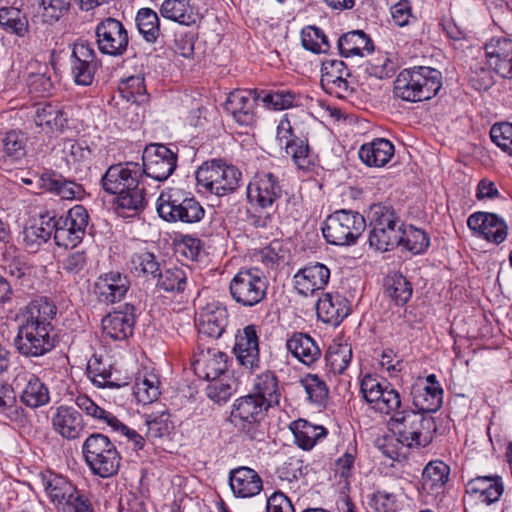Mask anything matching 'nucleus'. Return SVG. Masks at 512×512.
<instances>
[{"label": "nucleus", "instance_id": "f257e3e1", "mask_svg": "<svg viewBox=\"0 0 512 512\" xmlns=\"http://www.w3.org/2000/svg\"><path fill=\"white\" fill-rule=\"evenodd\" d=\"M56 306L45 297L32 300L17 315L19 322L14 338L16 351L26 357H41L55 347L52 319L56 315Z\"/></svg>", "mask_w": 512, "mask_h": 512}, {"label": "nucleus", "instance_id": "f03ea898", "mask_svg": "<svg viewBox=\"0 0 512 512\" xmlns=\"http://www.w3.org/2000/svg\"><path fill=\"white\" fill-rule=\"evenodd\" d=\"M142 181L140 164L125 162L109 166L101 178V185L106 193L117 195L119 208L139 211L146 204L145 188L140 186Z\"/></svg>", "mask_w": 512, "mask_h": 512}, {"label": "nucleus", "instance_id": "7ed1b4c3", "mask_svg": "<svg viewBox=\"0 0 512 512\" xmlns=\"http://www.w3.org/2000/svg\"><path fill=\"white\" fill-rule=\"evenodd\" d=\"M396 440L408 448L428 446L437 430L435 419L410 409L396 412L388 421Z\"/></svg>", "mask_w": 512, "mask_h": 512}, {"label": "nucleus", "instance_id": "20e7f679", "mask_svg": "<svg viewBox=\"0 0 512 512\" xmlns=\"http://www.w3.org/2000/svg\"><path fill=\"white\" fill-rule=\"evenodd\" d=\"M442 87L439 70L417 66L402 70L394 81V95L407 102H421L433 98Z\"/></svg>", "mask_w": 512, "mask_h": 512}, {"label": "nucleus", "instance_id": "39448f33", "mask_svg": "<svg viewBox=\"0 0 512 512\" xmlns=\"http://www.w3.org/2000/svg\"><path fill=\"white\" fill-rule=\"evenodd\" d=\"M83 459L92 474L109 478L118 473L121 455L110 438L102 433H92L83 442Z\"/></svg>", "mask_w": 512, "mask_h": 512}, {"label": "nucleus", "instance_id": "423d86ee", "mask_svg": "<svg viewBox=\"0 0 512 512\" xmlns=\"http://www.w3.org/2000/svg\"><path fill=\"white\" fill-rule=\"evenodd\" d=\"M156 210L159 217L169 223L193 224L205 216L201 203L181 189L162 191L156 202Z\"/></svg>", "mask_w": 512, "mask_h": 512}, {"label": "nucleus", "instance_id": "0eeeda50", "mask_svg": "<svg viewBox=\"0 0 512 512\" xmlns=\"http://www.w3.org/2000/svg\"><path fill=\"white\" fill-rule=\"evenodd\" d=\"M268 408V404L261 397L253 394L240 397L234 403L232 421L246 439L264 441L266 429L263 420Z\"/></svg>", "mask_w": 512, "mask_h": 512}, {"label": "nucleus", "instance_id": "6e6552de", "mask_svg": "<svg viewBox=\"0 0 512 512\" xmlns=\"http://www.w3.org/2000/svg\"><path fill=\"white\" fill-rule=\"evenodd\" d=\"M366 226V219L359 212L341 209L325 219L321 230L327 243L335 246H351L357 242Z\"/></svg>", "mask_w": 512, "mask_h": 512}, {"label": "nucleus", "instance_id": "1a4fd4ad", "mask_svg": "<svg viewBox=\"0 0 512 512\" xmlns=\"http://www.w3.org/2000/svg\"><path fill=\"white\" fill-rule=\"evenodd\" d=\"M241 172L234 166L220 160L204 162L196 171L197 186L200 191L224 196L239 187Z\"/></svg>", "mask_w": 512, "mask_h": 512}, {"label": "nucleus", "instance_id": "9d476101", "mask_svg": "<svg viewBox=\"0 0 512 512\" xmlns=\"http://www.w3.org/2000/svg\"><path fill=\"white\" fill-rule=\"evenodd\" d=\"M268 281L258 268L240 269L229 284L232 299L240 306L251 308L261 303L267 295Z\"/></svg>", "mask_w": 512, "mask_h": 512}, {"label": "nucleus", "instance_id": "9b49d317", "mask_svg": "<svg viewBox=\"0 0 512 512\" xmlns=\"http://www.w3.org/2000/svg\"><path fill=\"white\" fill-rule=\"evenodd\" d=\"M360 392L370 408L384 415L393 416L401 411V395L392 384L381 382L377 376L366 374L361 379Z\"/></svg>", "mask_w": 512, "mask_h": 512}, {"label": "nucleus", "instance_id": "f8f14e48", "mask_svg": "<svg viewBox=\"0 0 512 512\" xmlns=\"http://www.w3.org/2000/svg\"><path fill=\"white\" fill-rule=\"evenodd\" d=\"M283 186L278 170H261L255 173L247 186V199L256 209H273L282 196Z\"/></svg>", "mask_w": 512, "mask_h": 512}, {"label": "nucleus", "instance_id": "ddd939ff", "mask_svg": "<svg viewBox=\"0 0 512 512\" xmlns=\"http://www.w3.org/2000/svg\"><path fill=\"white\" fill-rule=\"evenodd\" d=\"M177 167V153L164 144H150L142 155L140 172L158 182L167 180Z\"/></svg>", "mask_w": 512, "mask_h": 512}, {"label": "nucleus", "instance_id": "4468645a", "mask_svg": "<svg viewBox=\"0 0 512 512\" xmlns=\"http://www.w3.org/2000/svg\"><path fill=\"white\" fill-rule=\"evenodd\" d=\"M89 224V214L83 205H75L58 217L55 243L59 247L74 248L82 242Z\"/></svg>", "mask_w": 512, "mask_h": 512}, {"label": "nucleus", "instance_id": "2eb2a0df", "mask_svg": "<svg viewBox=\"0 0 512 512\" xmlns=\"http://www.w3.org/2000/svg\"><path fill=\"white\" fill-rule=\"evenodd\" d=\"M96 45L98 50L108 56H123L129 45L128 32L123 23L108 17L95 27Z\"/></svg>", "mask_w": 512, "mask_h": 512}, {"label": "nucleus", "instance_id": "dca6fc26", "mask_svg": "<svg viewBox=\"0 0 512 512\" xmlns=\"http://www.w3.org/2000/svg\"><path fill=\"white\" fill-rule=\"evenodd\" d=\"M76 406L81 409L87 416L95 420L103 421L109 425L114 431L120 432L132 442L135 450L144 447L145 439L135 430L130 429L120 422L113 414L98 406L91 398L85 394H79L74 399Z\"/></svg>", "mask_w": 512, "mask_h": 512}, {"label": "nucleus", "instance_id": "f3484780", "mask_svg": "<svg viewBox=\"0 0 512 512\" xmlns=\"http://www.w3.org/2000/svg\"><path fill=\"white\" fill-rule=\"evenodd\" d=\"M467 226L474 236L496 245L504 242L508 235L506 221L495 213L475 212L468 217Z\"/></svg>", "mask_w": 512, "mask_h": 512}, {"label": "nucleus", "instance_id": "a211bd4d", "mask_svg": "<svg viewBox=\"0 0 512 512\" xmlns=\"http://www.w3.org/2000/svg\"><path fill=\"white\" fill-rule=\"evenodd\" d=\"M13 385L16 389H20V402L29 408L36 409L50 402L48 386L33 373L24 370L19 371Z\"/></svg>", "mask_w": 512, "mask_h": 512}, {"label": "nucleus", "instance_id": "6ab92c4d", "mask_svg": "<svg viewBox=\"0 0 512 512\" xmlns=\"http://www.w3.org/2000/svg\"><path fill=\"white\" fill-rule=\"evenodd\" d=\"M192 367L199 378L215 380L226 375L228 355L216 347L204 348L199 345L193 357Z\"/></svg>", "mask_w": 512, "mask_h": 512}, {"label": "nucleus", "instance_id": "aec40b11", "mask_svg": "<svg viewBox=\"0 0 512 512\" xmlns=\"http://www.w3.org/2000/svg\"><path fill=\"white\" fill-rule=\"evenodd\" d=\"M50 423L52 430L67 441L78 440L86 429L82 414L69 405L56 407L51 414Z\"/></svg>", "mask_w": 512, "mask_h": 512}, {"label": "nucleus", "instance_id": "412c9836", "mask_svg": "<svg viewBox=\"0 0 512 512\" xmlns=\"http://www.w3.org/2000/svg\"><path fill=\"white\" fill-rule=\"evenodd\" d=\"M410 394L417 412L423 414L436 412L443 403V389L434 374L414 382Z\"/></svg>", "mask_w": 512, "mask_h": 512}, {"label": "nucleus", "instance_id": "4be33fe9", "mask_svg": "<svg viewBox=\"0 0 512 512\" xmlns=\"http://www.w3.org/2000/svg\"><path fill=\"white\" fill-rule=\"evenodd\" d=\"M238 363L249 371L260 366L259 336L255 325H247L235 334L233 347Z\"/></svg>", "mask_w": 512, "mask_h": 512}, {"label": "nucleus", "instance_id": "5701e85b", "mask_svg": "<svg viewBox=\"0 0 512 512\" xmlns=\"http://www.w3.org/2000/svg\"><path fill=\"white\" fill-rule=\"evenodd\" d=\"M130 288L128 275L119 271H109L97 277L94 293L99 302L114 304L126 296Z\"/></svg>", "mask_w": 512, "mask_h": 512}, {"label": "nucleus", "instance_id": "b1692460", "mask_svg": "<svg viewBox=\"0 0 512 512\" xmlns=\"http://www.w3.org/2000/svg\"><path fill=\"white\" fill-rule=\"evenodd\" d=\"M259 102L257 90H235L228 95L225 109L242 126H251L256 121L255 107Z\"/></svg>", "mask_w": 512, "mask_h": 512}, {"label": "nucleus", "instance_id": "393cba45", "mask_svg": "<svg viewBox=\"0 0 512 512\" xmlns=\"http://www.w3.org/2000/svg\"><path fill=\"white\" fill-rule=\"evenodd\" d=\"M228 322L229 314L224 305L219 302L208 303L201 309L197 319L199 335L218 339L225 332Z\"/></svg>", "mask_w": 512, "mask_h": 512}, {"label": "nucleus", "instance_id": "a878e982", "mask_svg": "<svg viewBox=\"0 0 512 512\" xmlns=\"http://www.w3.org/2000/svg\"><path fill=\"white\" fill-rule=\"evenodd\" d=\"M484 49L489 66L502 78L512 80V40L494 37Z\"/></svg>", "mask_w": 512, "mask_h": 512}, {"label": "nucleus", "instance_id": "bb28decb", "mask_svg": "<svg viewBox=\"0 0 512 512\" xmlns=\"http://www.w3.org/2000/svg\"><path fill=\"white\" fill-rule=\"evenodd\" d=\"M135 325V308L124 304L102 319L103 331L113 340H125L132 336Z\"/></svg>", "mask_w": 512, "mask_h": 512}, {"label": "nucleus", "instance_id": "cd10ccee", "mask_svg": "<svg viewBox=\"0 0 512 512\" xmlns=\"http://www.w3.org/2000/svg\"><path fill=\"white\" fill-rule=\"evenodd\" d=\"M329 279V268L319 262L298 270L293 277L296 291L303 296L313 295L317 291L323 290L327 286Z\"/></svg>", "mask_w": 512, "mask_h": 512}, {"label": "nucleus", "instance_id": "c85d7f7f", "mask_svg": "<svg viewBox=\"0 0 512 512\" xmlns=\"http://www.w3.org/2000/svg\"><path fill=\"white\" fill-rule=\"evenodd\" d=\"M321 73V85L328 93L341 97L352 90L347 80L350 72L342 60L325 59L322 62Z\"/></svg>", "mask_w": 512, "mask_h": 512}, {"label": "nucleus", "instance_id": "c756f323", "mask_svg": "<svg viewBox=\"0 0 512 512\" xmlns=\"http://www.w3.org/2000/svg\"><path fill=\"white\" fill-rule=\"evenodd\" d=\"M41 480L48 499L58 508H65L78 490L67 477L52 471L42 473Z\"/></svg>", "mask_w": 512, "mask_h": 512}, {"label": "nucleus", "instance_id": "7c9ffc66", "mask_svg": "<svg viewBox=\"0 0 512 512\" xmlns=\"http://www.w3.org/2000/svg\"><path fill=\"white\" fill-rule=\"evenodd\" d=\"M229 485L238 498H250L258 495L263 489L259 474L252 468L240 466L229 472Z\"/></svg>", "mask_w": 512, "mask_h": 512}, {"label": "nucleus", "instance_id": "2f4dec72", "mask_svg": "<svg viewBox=\"0 0 512 512\" xmlns=\"http://www.w3.org/2000/svg\"><path fill=\"white\" fill-rule=\"evenodd\" d=\"M349 312L348 300L339 293H326L316 303L318 319L333 326L339 325Z\"/></svg>", "mask_w": 512, "mask_h": 512}, {"label": "nucleus", "instance_id": "473e14b6", "mask_svg": "<svg viewBox=\"0 0 512 512\" xmlns=\"http://www.w3.org/2000/svg\"><path fill=\"white\" fill-rule=\"evenodd\" d=\"M503 492L504 486L499 476H477L466 484V493L487 505L497 502Z\"/></svg>", "mask_w": 512, "mask_h": 512}, {"label": "nucleus", "instance_id": "72a5a7b5", "mask_svg": "<svg viewBox=\"0 0 512 512\" xmlns=\"http://www.w3.org/2000/svg\"><path fill=\"white\" fill-rule=\"evenodd\" d=\"M40 186L65 200L81 199L85 194L81 184L54 172L43 173L40 177Z\"/></svg>", "mask_w": 512, "mask_h": 512}, {"label": "nucleus", "instance_id": "f704fd0d", "mask_svg": "<svg viewBox=\"0 0 512 512\" xmlns=\"http://www.w3.org/2000/svg\"><path fill=\"white\" fill-rule=\"evenodd\" d=\"M160 14L165 19L184 26H191L199 19L198 9L191 0H164L160 6Z\"/></svg>", "mask_w": 512, "mask_h": 512}, {"label": "nucleus", "instance_id": "c9c22d12", "mask_svg": "<svg viewBox=\"0 0 512 512\" xmlns=\"http://www.w3.org/2000/svg\"><path fill=\"white\" fill-rule=\"evenodd\" d=\"M394 151V145L389 140L376 138L360 147L359 158L367 166L383 167L390 161Z\"/></svg>", "mask_w": 512, "mask_h": 512}, {"label": "nucleus", "instance_id": "e433bc0d", "mask_svg": "<svg viewBox=\"0 0 512 512\" xmlns=\"http://www.w3.org/2000/svg\"><path fill=\"white\" fill-rule=\"evenodd\" d=\"M287 350L301 363L310 366L321 356V350L308 334L294 333L286 342Z\"/></svg>", "mask_w": 512, "mask_h": 512}, {"label": "nucleus", "instance_id": "4c0bfd02", "mask_svg": "<svg viewBox=\"0 0 512 512\" xmlns=\"http://www.w3.org/2000/svg\"><path fill=\"white\" fill-rule=\"evenodd\" d=\"M338 49L343 57L370 54L374 47L371 39L361 30L350 31L338 39Z\"/></svg>", "mask_w": 512, "mask_h": 512}, {"label": "nucleus", "instance_id": "58836bf2", "mask_svg": "<svg viewBox=\"0 0 512 512\" xmlns=\"http://www.w3.org/2000/svg\"><path fill=\"white\" fill-rule=\"evenodd\" d=\"M296 445L303 450L312 449L318 440L326 437L327 430L320 425H314L307 420L299 419L291 425Z\"/></svg>", "mask_w": 512, "mask_h": 512}, {"label": "nucleus", "instance_id": "ea45409f", "mask_svg": "<svg viewBox=\"0 0 512 512\" xmlns=\"http://www.w3.org/2000/svg\"><path fill=\"white\" fill-rule=\"evenodd\" d=\"M67 121V114L58 105L45 103L36 108L35 124L46 128L48 131H62L67 125Z\"/></svg>", "mask_w": 512, "mask_h": 512}, {"label": "nucleus", "instance_id": "a19ab883", "mask_svg": "<svg viewBox=\"0 0 512 512\" xmlns=\"http://www.w3.org/2000/svg\"><path fill=\"white\" fill-rule=\"evenodd\" d=\"M87 373L93 384L99 388H119L121 382L119 374L113 370L111 363L102 359H94L88 363Z\"/></svg>", "mask_w": 512, "mask_h": 512}, {"label": "nucleus", "instance_id": "79ce46f5", "mask_svg": "<svg viewBox=\"0 0 512 512\" xmlns=\"http://www.w3.org/2000/svg\"><path fill=\"white\" fill-rule=\"evenodd\" d=\"M155 279L156 287L169 293H182L187 286L186 270L178 266L161 267Z\"/></svg>", "mask_w": 512, "mask_h": 512}, {"label": "nucleus", "instance_id": "37998d69", "mask_svg": "<svg viewBox=\"0 0 512 512\" xmlns=\"http://www.w3.org/2000/svg\"><path fill=\"white\" fill-rule=\"evenodd\" d=\"M450 468L442 461L429 462L422 472V487L428 493H439L448 481Z\"/></svg>", "mask_w": 512, "mask_h": 512}, {"label": "nucleus", "instance_id": "c03bdc74", "mask_svg": "<svg viewBox=\"0 0 512 512\" xmlns=\"http://www.w3.org/2000/svg\"><path fill=\"white\" fill-rule=\"evenodd\" d=\"M254 391L253 395L264 399L269 407L278 405L280 402L279 382L277 376L272 371H265L255 378Z\"/></svg>", "mask_w": 512, "mask_h": 512}, {"label": "nucleus", "instance_id": "a18cd8bd", "mask_svg": "<svg viewBox=\"0 0 512 512\" xmlns=\"http://www.w3.org/2000/svg\"><path fill=\"white\" fill-rule=\"evenodd\" d=\"M368 242L377 251L392 250L401 242V227H369Z\"/></svg>", "mask_w": 512, "mask_h": 512}, {"label": "nucleus", "instance_id": "49530a36", "mask_svg": "<svg viewBox=\"0 0 512 512\" xmlns=\"http://www.w3.org/2000/svg\"><path fill=\"white\" fill-rule=\"evenodd\" d=\"M160 393V381L156 374L152 372L138 374L134 386V395L138 402L152 403L158 399Z\"/></svg>", "mask_w": 512, "mask_h": 512}, {"label": "nucleus", "instance_id": "de8ad7c7", "mask_svg": "<svg viewBox=\"0 0 512 512\" xmlns=\"http://www.w3.org/2000/svg\"><path fill=\"white\" fill-rule=\"evenodd\" d=\"M0 416L15 422L24 423L26 411L17 403L14 388L0 384Z\"/></svg>", "mask_w": 512, "mask_h": 512}, {"label": "nucleus", "instance_id": "09e8293b", "mask_svg": "<svg viewBox=\"0 0 512 512\" xmlns=\"http://www.w3.org/2000/svg\"><path fill=\"white\" fill-rule=\"evenodd\" d=\"M136 26L143 39L148 43H155L159 38L160 19L151 8H141L135 18Z\"/></svg>", "mask_w": 512, "mask_h": 512}, {"label": "nucleus", "instance_id": "8fccbe9b", "mask_svg": "<svg viewBox=\"0 0 512 512\" xmlns=\"http://www.w3.org/2000/svg\"><path fill=\"white\" fill-rule=\"evenodd\" d=\"M368 227H401L402 223L391 205L377 203L370 206L367 213Z\"/></svg>", "mask_w": 512, "mask_h": 512}, {"label": "nucleus", "instance_id": "3c124183", "mask_svg": "<svg viewBox=\"0 0 512 512\" xmlns=\"http://www.w3.org/2000/svg\"><path fill=\"white\" fill-rule=\"evenodd\" d=\"M411 283L401 274L388 275L385 280V293L396 305L406 304L412 296Z\"/></svg>", "mask_w": 512, "mask_h": 512}, {"label": "nucleus", "instance_id": "603ef678", "mask_svg": "<svg viewBox=\"0 0 512 512\" xmlns=\"http://www.w3.org/2000/svg\"><path fill=\"white\" fill-rule=\"evenodd\" d=\"M400 238L401 242L399 245H402L413 254H421L425 252L430 245V238L426 232L412 225L401 226Z\"/></svg>", "mask_w": 512, "mask_h": 512}, {"label": "nucleus", "instance_id": "864d4df0", "mask_svg": "<svg viewBox=\"0 0 512 512\" xmlns=\"http://www.w3.org/2000/svg\"><path fill=\"white\" fill-rule=\"evenodd\" d=\"M63 152L68 165H75L76 169L87 168L90 164L92 151L85 142L67 140Z\"/></svg>", "mask_w": 512, "mask_h": 512}, {"label": "nucleus", "instance_id": "5fc2aeb1", "mask_svg": "<svg viewBox=\"0 0 512 512\" xmlns=\"http://www.w3.org/2000/svg\"><path fill=\"white\" fill-rule=\"evenodd\" d=\"M206 387L207 396L215 403H226L235 392V380L224 375L215 380H208Z\"/></svg>", "mask_w": 512, "mask_h": 512}, {"label": "nucleus", "instance_id": "6e6d98bb", "mask_svg": "<svg viewBox=\"0 0 512 512\" xmlns=\"http://www.w3.org/2000/svg\"><path fill=\"white\" fill-rule=\"evenodd\" d=\"M161 265L156 256L149 251L134 253L131 257V269L137 276L156 278Z\"/></svg>", "mask_w": 512, "mask_h": 512}, {"label": "nucleus", "instance_id": "4d7b16f0", "mask_svg": "<svg viewBox=\"0 0 512 512\" xmlns=\"http://www.w3.org/2000/svg\"><path fill=\"white\" fill-rule=\"evenodd\" d=\"M258 99L264 107L271 110H284L293 106L295 94L290 90L257 91Z\"/></svg>", "mask_w": 512, "mask_h": 512}, {"label": "nucleus", "instance_id": "13d9d810", "mask_svg": "<svg viewBox=\"0 0 512 512\" xmlns=\"http://www.w3.org/2000/svg\"><path fill=\"white\" fill-rule=\"evenodd\" d=\"M301 43L304 49L313 53H326L330 49L327 36L316 26H307L301 31Z\"/></svg>", "mask_w": 512, "mask_h": 512}, {"label": "nucleus", "instance_id": "bf43d9fd", "mask_svg": "<svg viewBox=\"0 0 512 512\" xmlns=\"http://www.w3.org/2000/svg\"><path fill=\"white\" fill-rule=\"evenodd\" d=\"M352 359V348L348 344L331 345L326 354L327 364L333 373L342 374Z\"/></svg>", "mask_w": 512, "mask_h": 512}, {"label": "nucleus", "instance_id": "052dcab7", "mask_svg": "<svg viewBox=\"0 0 512 512\" xmlns=\"http://www.w3.org/2000/svg\"><path fill=\"white\" fill-rule=\"evenodd\" d=\"M288 156H291L294 163L300 169H310L316 161L315 154L311 151L306 139L298 138L285 149Z\"/></svg>", "mask_w": 512, "mask_h": 512}, {"label": "nucleus", "instance_id": "680f3d73", "mask_svg": "<svg viewBox=\"0 0 512 512\" xmlns=\"http://www.w3.org/2000/svg\"><path fill=\"white\" fill-rule=\"evenodd\" d=\"M38 5L42 21L53 25L68 12L70 0H38Z\"/></svg>", "mask_w": 512, "mask_h": 512}, {"label": "nucleus", "instance_id": "e2e57ef3", "mask_svg": "<svg viewBox=\"0 0 512 512\" xmlns=\"http://www.w3.org/2000/svg\"><path fill=\"white\" fill-rule=\"evenodd\" d=\"M0 26L18 36H24L28 29L26 18L19 9L14 7H3L0 9Z\"/></svg>", "mask_w": 512, "mask_h": 512}, {"label": "nucleus", "instance_id": "0e129e2a", "mask_svg": "<svg viewBox=\"0 0 512 512\" xmlns=\"http://www.w3.org/2000/svg\"><path fill=\"white\" fill-rule=\"evenodd\" d=\"M300 384L311 403L323 404L328 397L327 385L318 375L308 374L301 378Z\"/></svg>", "mask_w": 512, "mask_h": 512}, {"label": "nucleus", "instance_id": "69168bd1", "mask_svg": "<svg viewBox=\"0 0 512 512\" xmlns=\"http://www.w3.org/2000/svg\"><path fill=\"white\" fill-rule=\"evenodd\" d=\"M147 437L151 439L162 438L168 436L174 426L167 412L159 415L149 414L146 417Z\"/></svg>", "mask_w": 512, "mask_h": 512}, {"label": "nucleus", "instance_id": "338daca9", "mask_svg": "<svg viewBox=\"0 0 512 512\" xmlns=\"http://www.w3.org/2000/svg\"><path fill=\"white\" fill-rule=\"evenodd\" d=\"M490 138L503 152L512 156V123H495L490 129Z\"/></svg>", "mask_w": 512, "mask_h": 512}, {"label": "nucleus", "instance_id": "774afa93", "mask_svg": "<svg viewBox=\"0 0 512 512\" xmlns=\"http://www.w3.org/2000/svg\"><path fill=\"white\" fill-rule=\"evenodd\" d=\"M87 265L88 255L84 250L71 251L60 261V268L69 276L82 274Z\"/></svg>", "mask_w": 512, "mask_h": 512}]
</instances>
